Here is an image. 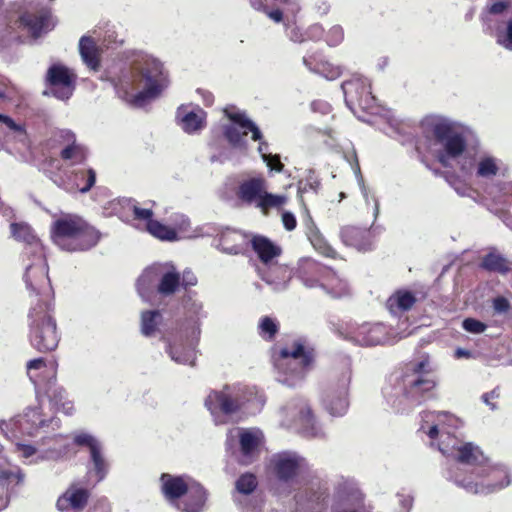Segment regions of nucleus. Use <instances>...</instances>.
Returning a JSON list of instances; mask_svg holds the SVG:
<instances>
[{
	"label": "nucleus",
	"instance_id": "nucleus-15",
	"mask_svg": "<svg viewBox=\"0 0 512 512\" xmlns=\"http://www.w3.org/2000/svg\"><path fill=\"white\" fill-rule=\"evenodd\" d=\"M340 334L347 340L362 347L393 344L403 338L394 328L382 322H363L348 325Z\"/></svg>",
	"mask_w": 512,
	"mask_h": 512
},
{
	"label": "nucleus",
	"instance_id": "nucleus-16",
	"mask_svg": "<svg viewBox=\"0 0 512 512\" xmlns=\"http://www.w3.org/2000/svg\"><path fill=\"white\" fill-rule=\"evenodd\" d=\"M236 196L241 203L254 206L266 214L272 208H280L286 197L267 192V183L263 177H252L240 182Z\"/></svg>",
	"mask_w": 512,
	"mask_h": 512
},
{
	"label": "nucleus",
	"instance_id": "nucleus-36",
	"mask_svg": "<svg viewBox=\"0 0 512 512\" xmlns=\"http://www.w3.org/2000/svg\"><path fill=\"white\" fill-rule=\"evenodd\" d=\"M20 22L34 38L49 32L55 26L50 11H41L39 14L25 13L20 17Z\"/></svg>",
	"mask_w": 512,
	"mask_h": 512
},
{
	"label": "nucleus",
	"instance_id": "nucleus-55",
	"mask_svg": "<svg viewBox=\"0 0 512 512\" xmlns=\"http://www.w3.org/2000/svg\"><path fill=\"white\" fill-rule=\"evenodd\" d=\"M355 174H356L357 181H358V184H359V187H360V190H361V193L363 195L366 205L369 206L371 202L373 204L372 213H373L374 219H376L379 214V202L375 196H372V197L369 196V190L365 186L364 179L361 175L360 168L358 165L355 168Z\"/></svg>",
	"mask_w": 512,
	"mask_h": 512
},
{
	"label": "nucleus",
	"instance_id": "nucleus-9",
	"mask_svg": "<svg viewBox=\"0 0 512 512\" xmlns=\"http://www.w3.org/2000/svg\"><path fill=\"white\" fill-rule=\"evenodd\" d=\"M274 364L278 372V381L289 387H295L303 381L312 368V352L302 339L294 340L280 349Z\"/></svg>",
	"mask_w": 512,
	"mask_h": 512
},
{
	"label": "nucleus",
	"instance_id": "nucleus-6",
	"mask_svg": "<svg viewBox=\"0 0 512 512\" xmlns=\"http://www.w3.org/2000/svg\"><path fill=\"white\" fill-rule=\"evenodd\" d=\"M184 321L166 341L165 351L172 361L193 366L201 334V321L207 317L203 303L189 298L184 304Z\"/></svg>",
	"mask_w": 512,
	"mask_h": 512
},
{
	"label": "nucleus",
	"instance_id": "nucleus-54",
	"mask_svg": "<svg viewBox=\"0 0 512 512\" xmlns=\"http://www.w3.org/2000/svg\"><path fill=\"white\" fill-rule=\"evenodd\" d=\"M279 325L277 321L269 316L260 319L258 331L260 336L266 340H272L278 332Z\"/></svg>",
	"mask_w": 512,
	"mask_h": 512
},
{
	"label": "nucleus",
	"instance_id": "nucleus-35",
	"mask_svg": "<svg viewBox=\"0 0 512 512\" xmlns=\"http://www.w3.org/2000/svg\"><path fill=\"white\" fill-rule=\"evenodd\" d=\"M343 243L356 248L359 251L371 249L374 236L370 229H362L354 226H345L340 232Z\"/></svg>",
	"mask_w": 512,
	"mask_h": 512
},
{
	"label": "nucleus",
	"instance_id": "nucleus-38",
	"mask_svg": "<svg viewBox=\"0 0 512 512\" xmlns=\"http://www.w3.org/2000/svg\"><path fill=\"white\" fill-rule=\"evenodd\" d=\"M252 248L261 261L259 266L271 265L277 262L275 259L280 256L281 248L264 236H254L251 240Z\"/></svg>",
	"mask_w": 512,
	"mask_h": 512
},
{
	"label": "nucleus",
	"instance_id": "nucleus-62",
	"mask_svg": "<svg viewBox=\"0 0 512 512\" xmlns=\"http://www.w3.org/2000/svg\"><path fill=\"white\" fill-rule=\"evenodd\" d=\"M497 42L504 48L512 50V17L507 22L506 30L498 34Z\"/></svg>",
	"mask_w": 512,
	"mask_h": 512
},
{
	"label": "nucleus",
	"instance_id": "nucleus-34",
	"mask_svg": "<svg viewBox=\"0 0 512 512\" xmlns=\"http://www.w3.org/2000/svg\"><path fill=\"white\" fill-rule=\"evenodd\" d=\"M158 285V263L147 267L136 281V289L140 298L147 303L155 301Z\"/></svg>",
	"mask_w": 512,
	"mask_h": 512
},
{
	"label": "nucleus",
	"instance_id": "nucleus-5",
	"mask_svg": "<svg viewBox=\"0 0 512 512\" xmlns=\"http://www.w3.org/2000/svg\"><path fill=\"white\" fill-rule=\"evenodd\" d=\"M43 394L37 399V404L28 406L22 414L14 416L9 420H0V433L8 438L13 439L17 433L35 437L39 434H49L58 430L61 421L55 415V411H62L66 415H72L74 412L73 402L65 399L59 402L58 406L45 403Z\"/></svg>",
	"mask_w": 512,
	"mask_h": 512
},
{
	"label": "nucleus",
	"instance_id": "nucleus-13",
	"mask_svg": "<svg viewBox=\"0 0 512 512\" xmlns=\"http://www.w3.org/2000/svg\"><path fill=\"white\" fill-rule=\"evenodd\" d=\"M253 392L241 385L225 386L221 391H212L205 400L216 425L225 424L227 418L252 400Z\"/></svg>",
	"mask_w": 512,
	"mask_h": 512
},
{
	"label": "nucleus",
	"instance_id": "nucleus-61",
	"mask_svg": "<svg viewBox=\"0 0 512 512\" xmlns=\"http://www.w3.org/2000/svg\"><path fill=\"white\" fill-rule=\"evenodd\" d=\"M124 43L123 38H119L118 34L113 30L106 31L103 39L102 46L107 49H115Z\"/></svg>",
	"mask_w": 512,
	"mask_h": 512
},
{
	"label": "nucleus",
	"instance_id": "nucleus-29",
	"mask_svg": "<svg viewBox=\"0 0 512 512\" xmlns=\"http://www.w3.org/2000/svg\"><path fill=\"white\" fill-rule=\"evenodd\" d=\"M257 272L260 278L274 291L285 290L293 276L292 269L278 262L268 266H258Z\"/></svg>",
	"mask_w": 512,
	"mask_h": 512
},
{
	"label": "nucleus",
	"instance_id": "nucleus-58",
	"mask_svg": "<svg viewBox=\"0 0 512 512\" xmlns=\"http://www.w3.org/2000/svg\"><path fill=\"white\" fill-rule=\"evenodd\" d=\"M257 487V480L253 474H243L236 481V489L239 493L248 495Z\"/></svg>",
	"mask_w": 512,
	"mask_h": 512
},
{
	"label": "nucleus",
	"instance_id": "nucleus-14",
	"mask_svg": "<svg viewBox=\"0 0 512 512\" xmlns=\"http://www.w3.org/2000/svg\"><path fill=\"white\" fill-rule=\"evenodd\" d=\"M27 375L34 384L36 397L43 394L49 399L50 405L58 406L65 399L66 391L56 383V366L44 358H37L27 362Z\"/></svg>",
	"mask_w": 512,
	"mask_h": 512
},
{
	"label": "nucleus",
	"instance_id": "nucleus-20",
	"mask_svg": "<svg viewBox=\"0 0 512 512\" xmlns=\"http://www.w3.org/2000/svg\"><path fill=\"white\" fill-rule=\"evenodd\" d=\"M342 90L347 107L356 115L357 110L373 113L376 108V98L372 95L368 79L354 75L342 83Z\"/></svg>",
	"mask_w": 512,
	"mask_h": 512
},
{
	"label": "nucleus",
	"instance_id": "nucleus-4",
	"mask_svg": "<svg viewBox=\"0 0 512 512\" xmlns=\"http://www.w3.org/2000/svg\"><path fill=\"white\" fill-rule=\"evenodd\" d=\"M433 372L428 356L411 362L401 378L391 377L389 385L383 389L387 403L397 412H404L412 405L434 398L437 379Z\"/></svg>",
	"mask_w": 512,
	"mask_h": 512
},
{
	"label": "nucleus",
	"instance_id": "nucleus-57",
	"mask_svg": "<svg viewBox=\"0 0 512 512\" xmlns=\"http://www.w3.org/2000/svg\"><path fill=\"white\" fill-rule=\"evenodd\" d=\"M512 7L509 1H497L487 6V13L484 17L486 21L492 20L491 17L504 15L507 16L512 11Z\"/></svg>",
	"mask_w": 512,
	"mask_h": 512
},
{
	"label": "nucleus",
	"instance_id": "nucleus-59",
	"mask_svg": "<svg viewBox=\"0 0 512 512\" xmlns=\"http://www.w3.org/2000/svg\"><path fill=\"white\" fill-rule=\"evenodd\" d=\"M344 39V30L340 25H333L326 33L325 41L329 46H337Z\"/></svg>",
	"mask_w": 512,
	"mask_h": 512
},
{
	"label": "nucleus",
	"instance_id": "nucleus-27",
	"mask_svg": "<svg viewBox=\"0 0 512 512\" xmlns=\"http://www.w3.org/2000/svg\"><path fill=\"white\" fill-rule=\"evenodd\" d=\"M41 445L43 451L40 458L45 461H62L76 453V451H72L71 438L68 435L44 436L41 438Z\"/></svg>",
	"mask_w": 512,
	"mask_h": 512
},
{
	"label": "nucleus",
	"instance_id": "nucleus-19",
	"mask_svg": "<svg viewBox=\"0 0 512 512\" xmlns=\"http://www.w3.org/2000/svg\"><path fill=\"white\" fill-rule=\"evenodd\" d=\"M329 489L327 483L312 477L294 496V512H323L327 508Z\"/></svg>",
	"mask_w": 512,
	"mask_h": 512
},
{
	"label": "nucleus",
	"instance_id": "nucleus-30",
	"mask_svg": "<svg viewBox=\"0 0 512 512\" xmlns=\"http://www.w3.org/2000/svg\"><path fill=\"white\" fill-rule=\"evenodd\" d=\"M207 500L208 492L201 484L195 482L174 508L179 512H205Z\"/></svg>",
	"mask_w": 512,
	"mask_h": 512
},
{
	"label": "nucleus",
	"instance_id": "nucleus-11",
	"mask_svg": "<svg viewBox=\"0 0 512 512\" xmlns=\"http://www.w3.org/2000/svg\"><path fill=\"white\" fill-rule=\"evenodd\" d=\"M225 115L231 121L224 126V136L229 144L237 149H246L247 141L245 136L251 133V139L259 142L258 152L266 164H270L271 153L268 152L269 144L263 139V134L259 127L247 115L236 109L229 107L224 110Z\"/></svg>",
	"mask_w": 512,
	"mask_h": 512
},
{
	"label": "nucleus",
	"instance_id": "nucleus-51",
	"mask_svg": "<svg viewBox=\"0 0 512 512\" xmlns=\"http://www.w3.org/2000/svg\"><path fill=\"white\" fill-rule=\"evenodd\" d=\"M0 128L4 129L8 135H12L19 142L26 143L27 133L24 126L16 123L11 117L0 114Z\"/></svg>",
	"mask_w": 512,
	"mask_h": 512
},
{
	"label": "nucleus",
	"instance_id": "nucleus-60",
	"mask_svg": "<svg viewBox=\"0 0 512 512\" xmlns=\"http://www.w3.org/2000/svg\"><path fill=\"white\" fill-rule=\"evenodd\" d=\"M462 327L465 331L472 334L483 333L487 328L486 324L474 318H466L462 323Z\"/></svg>",
	"mask_w": 512,
	"mask_h": 512
},
{
	"label": "nucleus",
	"instance_id": "nucleus-10",
	"mask_svg": "<svg viewBox=\"0 0 512 512\" xmlns=\"http://www.w3.org/2000/svg\"><path fill=\"white\" fill-rule=\"evenodd\" d=\"M42 171L58 188L67 193H87L96 182L94 169L83 165L64 167L56 157H47L42 162Z\"/></svg>",
	"mask_w": 512,
	"mask_h": 512
},
{
	"label": "nucleus",
	"instance_id": "nucleus-42",
	"mask_svg": "<svg viewBox=\"0 0 512 512\" xmlns=\"http://www.w3.org/2000/svg\"><path fill=\"white\" fill-rule=\"evenodd\" d=\"M481 267L488 272L505 275L511 270V262L496 249H491L482 258Z\"/></svg>",
	"mask_w": 512,
	"mask_h": 512
},
{
	"label": "nucleus",
	"instance_id": "nucleus-64",
	"mask_svg": "<svg viewBox=\"0 0 512 512\" xmlns=\"http://www.w3.org/2000/svg\"><path fill=\"white\" fill-rule=\"evenodd\" d=\"M320 186V182L317 178L310 176L306 180H301L299 182V193L302 195L308 191L316 192Z\"/></svg>",
	"mask_w": 512,
	"mask_h": 512
},
{
	"label": "nucleus",
	"instance_id": "nucleus-43",
	"mask_svg": "<svg viewBox=\"0 0 512 512\" xmlns=\"http://www.w3.org/2000/svg\"><path fill=\"white\" fill-rule=\"evenodd\" d=\"M246 237L239 231L227 229L221 234L220 249L227 254H239L243 251Z\"/></svg>",
	"mask_w": 512,
	"mask_h": 512
},
{
	"label": "nucleus",
	"instance_id": "nucleus-12",
	"mask_svg": "<svg viewBox=\"0 0 512 512\" xmlns=\"http://www.w3.org/2000/svg\"><path fill=\"white\" fill-rule=\"evenodd\" d=\"M280 425L306 438H323L325 432L316 421L308 402L303 398L289 401L279 411Z\"/></svg>",
	"mask_w": 512,
	"mask_h": 512
},
{
	"label": "nucleus",
	"instance_id": "nucleus-50",
	"mask_svg": "<svg viewBox=\"0 0 512 512\" xmlns=\"http://www.w3.org/2000/svg\"><path fill=\"white\" fill-rule=\"evenodd\" d=\"M15 451L18 456L22 459L28 460L29 463H39L44 461L40 458V454L43 451L41 440L37 443V446L31 444H25L22 442L15 443Z\"/></svg>",
	"mask_w": 512,
	"mask_h": 512
},
{
	"label": "nucleus",
	"instance_id": "nucleus-28",
	"mask_svg": "<svg viewBox=\"0 0 512 512\" xmlns=\"http://www.w3.org/2000/svg\"><path fill=\"white\" fill-rule=\"evenodd\" d=\"M195 482L187 476L163 473L160 477V488L165 500L174 507Z\"/></svg>",
	"mask_w": 512,
	"mask_h": 512
},
{
	"label": "nucleus",
	"instance_id": "nucleus-24",
	"mask_svg": "<svg viewBox=\"0 0 512 512\" xmlns=\"http://www.w3.org/2000/svg\"><path fill=\"white\" fill-rule=\"evenodd\" d=\"M11 233L12 236L18 240L26 243L25 254H35L38 260V276L40 282L47 287V263L45 259V254L43 250V246L40 243L39 239L33 234L32 229L27 224H11Z\"/></svg>",
	"mask_w": 512,
	"mask_h": 512
},
{
	"label": "nucleus",
	"instance_id": "nucleus-40",
	"mask_svg": "<svg viewBox=\"0 0 512 512\" xmlns=\"http://www.w3.org/2000/svg\"><path fill=\"white\" fill-rule=\"evenodd\" d=\"M59 156L57 159L64 164V167L83 165L88 158V150L83 144L75 141L73 144L62 147Z\"/></svg>",
	"mask_w": 512,
	"mask_h": 512
},
{
	"label": "nucleus",
	"instance_id": "nucleus-31",
	"mask_svg": "<svg viewBox=\"0 0 512 512\" xmlns=\"http://www.w3.org/2000/svg\"><path fill=\"white\" fill-rule=\"evenodd\" d=\"M325 273L329 276L331 269L321 265L312 259H302L298 264L297 275L303 284L309 288L320 287V282Z\"/></svg>",
	"mask_w": 512,
	"mask_h": 512
},
{
	"label": "nucleus",
	"instance_id": "nucleus-21",
	"mask_svg": "<svg viewBox=\"0 0 512 512\" xmlns=\"http://www.w3.org/2000/svg\"><path fill=\"white\" fill-rule=\"evenodd\" d=\"M237 440L241 453L240 462L246 465L252 463L259 455L260 448L264 443L262 431L258 428L230 429L227 434V446L231 447Z\"/></svg>",
	"mask_w": 512,
	"mask_h": 512
},
{
	"label": "nucleus",
	"instance_id": "nucleus-63",
	"mask_svg": "<svg viewBox=\"0 0 512 512\" xmlns=\"http://www.w3.org/2000/svg\"><path fill=\"white\" fill-rule=\"evenodd\" d=\"M288 38L295 43H302L306 41V31L302 32L297 26L294 25V19L286 27Z\"/></svg>",
	"mask_w": 512,
	"mask_h": 512
},
{
	"label": "nucleus",
	"instance_id": "nucleus-46",
	"mask_svg": "<svg viewBox=\"0 0 512 512\" xmlns=\"http://www.w3.org/2000/svg\"><path fill=\"white\" fill-rule=\"evenodd\" d=\"M300 6L296 1L287 0L283 9H273L264 12L275 23L284 22L285 27L295 19L296 14L299 12Z\"/></svg>",
	"mask_w": 512,
	"mask_h": 512
},
{
	"label": "nucleus",
	"instance_id": "nucleus-53",
	"mask_svg": "<svg viewBox=\"0 0 512 512\" xmlns=\"http://www.w3.org/2000/svg\"><path fill=\"white\" fill-rule=\"evenodd\" d=\"M75 141H77V139L74 132L69 129H57L52 132L48 145L51 148L56 147V145L62 148L73 144Z\"/></svg>",
	"mask_w": 512,
	"mask_h": 512
},
{
	"label": "nucleus",
	"instance_id": "nucleus-49",
	"mask_svg": "<svg viewBox=\"0 0 512 512\" xmlns=\"http://www.w3.org/2000/svg\"><path fill=\"white\" fill-rule=\"evenodd\" d=\"M303 64L311 72L319 74L328 80H334L341 75L340 68L334 66L328 61H319L317 63H313L310 58L303 57Z\"/></svg>",
	"mask_w": 512,
	"mask_h": 512
},
{
	"label": "nucleus",
	"instance_id": "nucleus-37",
	"mask_svg": "<svg viewBox=\"0 0 512 512\" xmlns=\"http://www.w3.org/2000/svg\"><path fill=\"white\" fill-rule=\"evenodd\" d=\"M88 498V490L72 485L58 498L56 505L62 512L80 511L86 506Z\"/></svg>",
	"mask_w": 512,
	"mask_h": 512
},
{
	"label": "nucleus",
	"instance_id": "nucleus-8",
	"mask_svg": "<svg viewBox=\"0 0 512 512\" xmlns=\"http://www.w3.org/2000/svg\"><path fill=\"white\" fill-rule=\"evenodd\" d=\"M28 339L30 345L39 352H50L57 348L60 341L54 305L52 301L31 302L27 315Z\"/></svg>",
	"mask_w": 512,
	"mask_h": 512
},
{
	"label": "nucleus",
	"instance_id": "nucleus-33",
	"mask_svg": "<svg viewBox=\"0 0 512 512\" xmlns=\"http://www.w3.org/2000/svg\"><path fill=\"white\" fill-rule=\"evenodd\" d=\"M180 287V272L171 262L158 263L157 293L168 297Z\"/></svg>",
	"mask_w": 512,
	"mask_h": 512
},
{
	"label": "nucleus",
	"instance_id": "nucleus-41",
	"mask_svg": "<svg viewBox=\"0 0 512 512\" xmlns=\"http://www.w3.org/2000/svg\"><path fill=\"white\" fill-rule=\"evenodd\" d=\"M416 302L414 293L408 290H397L387 300L386 306L391 314L398 315L410 310Z\"/></svg>",
	"mask_w": 512,
	"mask_h": 512
},
{
	"label": "nucleus",
	"instance_id": "nucleus-56",
	"mask_svg": "<svg viewBox=\"0 0 512 512\" xmlns=\"http://www.w3.org/2000/svg\"><path fill=\"white\" fill-rule=\"evenodd\" d=\"M72 443V451H74V445L77 446H85L89 449V453L93 451L94 447H99L101 443L91 434L87 432H76L73 434V438L71 439Z\"/></svg>",
	"mask_w": 512,
	"mask_h": 512
},
{
	"label": "nucleus",
	"instance_id": "nucleus-23",
	"mask_svg": "<svg viewBox=\"0 0 512 512\" xmlns=\"http://www.w3.org/2000/svg\"><path fill=\"white\" fill-rule=\"evenodd\" d=\"M77 76L73 70L60 63L52 64L46 73V82L49 94L55 98L65 101L68 100L75 90Z\"/></svg>",
	"mask_w": 512,
	"mask_h": 512
},
{
	"label": "nucleus",
	"instance_id": "nucleus-32",
	"mask_svg": "<svg viewBox=\"0 0 512 512\" xmlns=\"http://www.w3.org/2000/svg\"><path fill=\"white\" fill-rule=\"evenodd\" d=\"M176 118L181 128L188 134L202 130L206 123V112L200 107L182 105L177 110Z\"/></svg>",
	"mask_w": 512,
	"mask_h": 512
},
{
	"label": "nucleus",
	"instance_id": "nucleus-1",
	"mask_svg": "<svg viewBox=\"0 0 512 512\" xmlns=\"http://www.w3.org/2000/svg\"><path fill=\"white\" fill-rule=\"evenodd\" d=\"M462 421L448 412L425 411L421 414L420 431L431 440L439 438L438 449L455 460L447 469L446 478L467 493L488 495L507 487L510 473L506 466L493 463L479 446L454 435Z\"/></svg>",
	"mask_w": 512,
	"mask_h": 512
},
{
	"label": "nucleus",
	"instance_id": "nucleus-26",
	"mask_svg": "<svg viewBox=\"0 0 512 512\" xmlns=\"http://www.w3.org/2000/svg\"><path fill=\"white\" fill-rule=\"evenodd\" d=\"M29 257L30 263L25 268L24 281L27 289L31 292V302L52 301V288L50 279L48 277V268L46 269L47 287H45L39 280L38 276V260L35 254H26Z\"/></svg>",
	"mask_w": 512,
	"mask_h": 512
},
{
	"label": "nucleus",
	"instance_id": "nucleus-2",
	"mask_svg": "<svg viewBox=\"0 0 512 512\" xmlns=\"http://www.w3.org/2000/svg\"><path fill=\"white\" fill-rule=\"evenodd\" d=\"M426 138H431V153L444 167L457 163L459 171L480 181H493L505 176L507 166L490 151L466 152V130L458 122L441 115H428L420 122Z\"/></svg>",
	"mask_w": 512,
	"mask_h": 512
},
{
	"label": "nucleus",
	"instance_id": "nucleus-22",
	"mask_svg": "<svg viewBox=\"0 0 512 512\" xmlns=\"http://www.w3.org/2000/svg\"><path fill=\"white\" fill-rule=\"evenodd\" d=\"M351 381L350 370L344 371L337 382L330 384L322 397L324 409L333 417H341L349 408L348 391Z\"/></svg>",
	"mask_w": 512,
	"mask_h": 512
},
{
	"label": "nucleus",
	"instance_id": "nucleus-3",
	"mask_svg": "<svg viewBox=\"0 0 512 512\" xmlns=\"http://www.w3.org/2000/svg\"><path fill=\"white\" fill-rule=\"evenodd\" d=\"M124 55L119 71H108L119 98L137 107L158 98L169 85L163 63L140 50H129Z\"/></svg>",
	"mask_w": 512,
	"mask_h": 512
},
{
	"label": "nucleus",
	"instance_id": "nucleus-48",
	"mask_svg": "<svg viewBox=\"0 0 512 512\" xmlns=\"http://www.w3.org/2000/svg\"><path fill=\"white\" fill-rule=\"evenodd\" d=\"M162 320V314L158 310L143 311L140 318L141 333L146 337L154 336Z\"/></svg>",
	"mask_w": 512,
	"mask_h": 512
},
{
	"label": "nucleus",
	"instance_id": "nucleus-25",
	"mask_svg": "<svg viewBox=\"0 0 512 512\" xmlns=\"http://www.w3.org/2000/svg\"><path fill=\"white\" fill-rule=\"evenodd\" d=\"M24 478L25 475L19 467L7 462L0 444V511L8 506L16 486L23 484Z\"/></svg>",
	"mask_w": 512,
	"mask_h": 512
},
{
	"label": "nucleus",
	"instance_id": "nucleus-45",
	"mask_svg": "<svg viewBox=\"0 0 512 512\" xmlns=\"http://www.w3.org/2000/svg\"><path fill=\"white\" fill-rule=\"evenodd\" d=\"M331 275L325 273L324 278L320 282V288L333 297H342L349 293V286L346 280L340 278L331 270Z\"/></svg>",
	"mask_w": 512,
	"mask_h": 512
},
{
	"label": "nucleus",
	"instance_id": "nucleus-44",
	"mask_svg": "<svg viewBox=\"0 0 512 512\" xmlns=\"http://www.w3.org/2000/svg\"><path fill=\"white\" fill-rule=\"evenodd\" d=\"M306 235L316 251L326 257H335V250L330 246L311 219L306 224Z\"/></svg>",
	"mask_w": 512,
	"mask_h": 512
},
{
	"label": "nucleus",
	"instance_id": "nucleus-18",
	"mask_svg": "<svg viewBox=\"0 0 512 512\" xmlns=\"http://www.w3.org/2000/svg\"><path fill=\"white\" fill-rule=\"evenodd\" d=\"M270 465L276 478L287 484H292L299 477L310 474L308 461L294 451H284L273 455Z\"/></svg>",
	"mask_w": 512,
	"mask_h": 512
},
{
	"label": "nucleus",
	"instance_id": "nucleus-47",
	"mask_svg": "<svg viewBox=\"0 0 512 512\" xmlns=\"http://www.w3.org/2000/svg\"><path fill=\"white\" fill-rule=\"evenodd\" d=\"M91 467L89 473L96 476V482H101L107 475L109 470V464L104 456L103 447H94L93 451L90 452Z\"/></svg>",
	"mask_w": 512,
	"mask_h": 512
},
{
	"label": "nucleus",
	"instance_id": "nucleus-17",
	"mask_svg": "<svg viewBox=\"0 0 512 512\" xmlns=\"http://www.w3.org/2000/svg\"><path fill=\"white\" fill-rule=\"evenodd\" d=\"M358 484L352 479H341L334 488L331 512H372Z\"/></svg>",
	"mask_w": 512,
	"mask_h": 512
},
{
	"label": "nucleus",
	"instance_id": "nucleus-39",
	"mask_svg": "<svg viewBox=\"0 0 512 512\" xmlns=\"http://www.w3.org/2000/svg\"><path fill=\"white\" fill-rule=\"evenodd\" d=\"M79 53L82 61L89 69L93 71L99 69L101 47L92 37L84 35L80 38Z\"/></svg>",
	"mask_w": 512,
	"mask_h": 512
},
{
	"label": "nucleus",
	"instance_id": "nucleus-52",
	"mask_svg": "<svg viewBox=\"0 0 512 512\" xmlns=\"http://www.w3.org/2000/svg\"><path fill=\"white\" fill-rule=\"evenodd\" d=\"M148 232L160 240L174 241L177 239V232L158 221H149L146 224Z\"/></svg>",
	"mask_w": 512,
	"mask_h": 512
},
{
	"label": "nucleus",
	"instance_id": "nucleus-7",
	"mask_svg": "<svg viewBox=\"0 0 512 512\" xmlns=\"http://www.w3.org/2000/svg\"><path fill=\"white\" fill-rule=\"evenodd\" d=\"M100 237L98 230L74 214L62 215L51 226L54 244L68 252L89 250L96 246Z\"/></svg>",
	"mask_w": 512,
	"mask_h": 512
}]
</instances>
